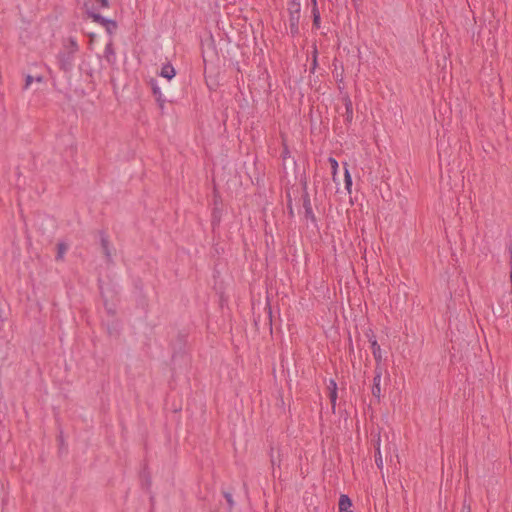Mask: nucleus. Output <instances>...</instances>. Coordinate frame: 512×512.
I'll list each match as a JSON object with an SVG mask.
<instances>
[{
    "label": "nucleus",
    "mask_w": 512,
    "mask_h": 512,
    "mask_svg": "<svg viewBox=\"0 0 512 512\" xmlns=\"http://www.w3.org/2000/svg\"><path fill=\"white\" fill-rule=\"evenodd\" d=\"M85 7H86V11L87 13L89 14V16L97 23H101V24H104L106 21L104 20V18H102L100 15L94 13L92 10H90L89 6H88V3L85 4Z\"/></svg>",
    "instance_id": "nucleus-8"
},
{
    "label": "nucleus",
    "mask_w": 512,
    "mask_h": 512,
    "mask_svg": "<svg viewBox=\"0 0 512 512\" xmlns=\"http://www.w3.org/2000/svg\"><path fill=\"white\" fill-rule=\"evenodd\" d=\"M154 93H159V94H160V89H159V88H157V87H155V88H154Z\"/></svg>",
    "instance_id": "nucleus-16"
},
{
    "label": "nucleus",
    "mask_w": 512,
    "mask_h": 512,
    "mask_svg": "<svg viewBox=\"0 0 512 512\" xmlns=\"http://www.w3.org/2000/svg\"><path fill=\"white\" fill-rule=\"evenodd\" d=\"M34 82L42 83L43 82V77L42 76L34 77V76H31V75H27L26 79H25L24 88L25 89H29Z\"/></svg>",
    "instance_id": "nucleus-5"
},
{
    "label": "nucleus",
    "mask_w": 512,
    "mask_h": 512,
    "mask_svg": "<svg viewBox=\"0 0 512 512\" xmlns=\"http://www.w3.org/2000/svg\"><path fill=\"white\" fill-rule=\"evenodd\" d=\"M299 10H300V5H299V3H296L295 4V11H296L297 14L299 13Z\"/></svg>",
    "instance_id": "nucleus-15"
},
{
    "label": "nucleus",
    "mask_w": 512,
    "mask_h": 512,
    "mask_svg": "<svg viewBox=\"0 0 512 512\" xmlns=\"http://www.w3.org/2000/svg\"><path fill=\"white\" fill-rule=\"evenodd\" d=\"M57 248H58V258H63L64 254L68 250V246L64 243H60V244H58Z\"/></svg>",
    "instance_id": "nucleus-11"
},
{
    "label": "nucleus",
    "mask_w": 512,
    "mask_h": 512,
    "mask_svg": "<svg viewBox=\"0 0 512 512\" xmlns=\"http://www.w3.org/2000/svg\"><path fill=\"white\" fill-rule=\"evenodd\" d=\"M344 177H345V190L347 191L348 194H351L352 178H351L350 172L346 166H345Z\"/></svg>",
    "instance_id": "nucleus-7"
},
{
    "label": "nucleus",
    "mask_w": 512,
    "mask_h": 512,
    "mask_svg": "<svg viewBox=\"0 0 512 512\" xmlns=\"http://www.w3.org/2000/svg\"><path fill=\"white\" fill-rule=\"evenodd\" d=\"M369 341H370V344H371V349H372L373 356H374L376 362L379 364L382 361V351H381V348H380L379 344L377 343L376 339H374L373 337L370 338Z\"/></svg>",
    "instance_id": "nucleus-3"
},
{
    "label": "nucleus",
    "mask_w": 512,
    "mask_h": 512,
    "mask_svg": "<svg viewBox=\"0 0 512 512\" xmlns=\"http://www.w3.org/2000/svg\"><path fill=\"white\" fill-rule=\"evenodd\" d=\"M330 385H331L330 399H331L332 404L335 405V402L337 399L336 383L334 381H331Z\"/></svg>",
    "instance_id": "nucleus-9"
},
{
    "label": "nucleus",
    "mask_w": 512,
    "mask_h": 512,
    "mask_svg": "<svg viewBox=\"0 0 512 512\" xmlns=\"http://www.w3.org/2000/svg\"><path fill=\"white\" fill-rule=\"evenodd\" d=\"M313 16V26L315 28H320V11H315V13H312Z\"/></svg>",
    "instance_id": "nucleus-10"
},
{
    "label": "nucleus",
    "mask_w": 512,
    "mask_h": 512,
    "mask_svg": "<svg viewBox=\"0 0 512 512\" xmlns=\"http://www.w3.org/2000/svg\"><path fill=\"white\" fill-rule=\"evenodd\" d=\"M329 163L331 166L333 181L337 184L338 183L337 173H338V167H339L338 162L334 158H329Z\"/></svg>",
    "instance_id": "nucleus-6"
},
{
    "label": "nucleus",
    "mask_w": 512,
    "mask_h": 512,
    "mask_svg": "<svg viewBox=\"0 0 512 512\" xmlns=\"http://www.w3.org/2000/svg\"><path fill=\"white\" fill-rule=\"evenodd\" d=\"M311 12L315 13V11H319L317 0H310Z\"/></svg>",
    "instance_id": "nucleus-12"
},
{
    "label": "nucleus",
    "mask_w": 512,
    "mask_h": 512,
    "mask_svg": "<svg viewBox=\"0 0 512 512\" xmlns=\"http://www.w3.org/2000/svg\"><path fill=\"white\" fill-rule=\"evenodd\" d=\"M175 74V69L170 64H166L161 68L160 75L168 80H171L175 76Z\"/></svg>",
    "instance_id": "nucleus-4"
},
{
    "label": "nucleus",
    "mask_w": 512,
    "mask_h": 512,
    "mask_svg": "<svg viewBox=\"0 0 512 512\" xmlns=\"http://www.w3.org/2000/svg\"><path fill=\"white\" fill-rule=\"evenodd\" d=\"M95 3L99 6V7H107L108 6V1L107 0H95Z\"/></svg>",
    "instance_id": "nucleus-13"
},
{
    "label": "nucleus",
    "mask_w": 512,
    "mask_h": 512,
    "mask_svg": "<svg viewBox=\"0 0 512 512\" xmlns=\"http://www.w3.org/2000/svg\"><path fill=\"white\" fill-rule=\"evenodd\" d=\"M383 374V368L377 365L375 368V376L373 379L372 394L374 397L380 399L381 397V378Z\"/></svg>",
    "instance_id": "nucleus-1"
},
{
    "label": "nucleus",
    "mask_w": 512,
    "mask_h": 512,
    "mask_svg": "<svg viewBox=\"0 0 512 512\" xmlns=\"http://www.w3.org/2000/svg\"><path fill=\"white\" fill-rule=\"evenodd\" d=\"M376 463L377 465L380 467L382 465V456H381V453L378 452L377 456H376Z\"/></svg>",
    "instance_id": "nucleus-14"
},
{
    "label": "nucleus",
    "mask_w": 512,
    "mask_h": 512,
    "mask_svg": "<svg viewBox=\"0 0 512 512\" xmlns=\"http://www.w3.org/2000/svg\"><path fill=\"white\" fill-rule=\"evenodd\" d=\"M352 503L347 495H341L339 499V512H353Z\"/></svg>",
    "instance_id": "nucleus-2"
}]
</instances>
